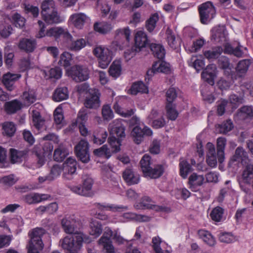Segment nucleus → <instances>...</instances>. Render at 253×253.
<instances>
[{"label": "nucleus", "instance_id": "nucleus-1", "mask_svg": "<svg viewBox=\"0 0 253 253\" xmlns=\"http://www.w3.org/2000/svg\"><path fill=\"white\" fill-rule=\"evenodd\" d=\"M92 241L90 237L84 233H79L77 235L66 236L60 240L62 248L69 253L78 252L82 247L83 243H89Z\"/></svg>", "mask_w": 253, "mask_h": 253}, {"label": "nucleus", "instance_id": "nucleus-2", "mask_svg": "<svg viewBox=\"0 0 253 253\" xmlns=\"http://www.w3.org/2000/svg\"><path fill=\"white\" fill-rule=\"evenodd\" d=\"M238 181L241 189L245 193H248L250 191L247 186L252 185L253 189V164H248L244 167Z\"/></svg>", "mask_w": 253, "mask_h": 253}, {"label": "nucleus", "instance_id": "nucleus-3", "mask_svg": "<svg viewBox=\"0 0 253 253\" xmlns=\"http://www.w3.org/2000/svg\"><path fill=\"white\" fill-rule=\"evenodd\" d=\"M93 52L97 58L98 66L102 69L106 68L112 60V52L103 45L97 46Z\"/></svg>", "mask_w": 253, "mask_h": 253}, {"label": "nucleus", "instance_id": "nucleus-4", "mask_svg": "<svg viewBox=\"0 0 253 253\" xmlns=\"http://www.w3.org/2000/svg\"><path fill=\"white\" fill-rule=\"evenodd\" d=\"M135 46L131 48V51L127 50L125 52L126 58L130 59L135 55V53L140 51L141 48L144 47L148 43V40L145 33L142 31H138L135 36Z\"/></svg>", "mask_w": 253, "mask_h": 253}, {"label": "nucleus", "instance_id": "nucleus-5", "mask_svg": "<svg viewBox=\"0 0 253 253\" xmlns=\"http://www.w3.org/2000/svg\"><path fill=\"white\" fill-rule=\"evenodd\" d=\"M198 10L200 17L201 22L207 24L215 15L216 10L211 1H207L199 6Z\"/></svg>", "mask_w": 253, "mask_h": 253}, {"label": "nucleus", "instance_id": "nucleus-6", "mask_svg": "<svg viewBox=\"0 0 253 253\" xmlns=\"http://www.w3.org/2000/svg\"><path fill=\"white\" fill-rule=\"evenodd\" d=\"M61 224L63 230L67 234L77 235L79 233H83L79 232L81 226L80 221L77 220L74 215L66 216L61 220Z\"/></svg>", "mask_w": 253, "mask_h": 253}, {"label": "nucleus", "instance_id": "nucleus-7", "mask_svg": "<svg viewBox=\"0 0 253 253\" xmlns=\"http://www.w3.org/2000/svg\"><path fill=\"white\" fill-rule=\"evenodd\" d=\"M68 76L76 82L86 81L89 78V71L83 66H73L68 71Z\"/></svg>", "mask_w": 253, "mask_h": 253}, {"label": "nucleus", "instance_id": "nucleus-8", "mask_svg": "<svg viewBox=\"0 0 253 253\" xmlns=\"http://www.w3.org/2000/svg\"><path fill=\"white\" fill-rule=\"evenodd\" d=\"M134 207L137 210L152 209L156 211L165 212L169 211V209L166 207L154 204L151 199L148 196L143 197L141 199L140 202L134 205Z\"/></svg>", "mask_w": 253, "mask_h": 253}, {"label": "nucleus", "instance_id": "nucleus-9", "mask_svg": "<svg viewBox=\"0 0 253 253\" xmlns=\"http://www.w3.org/2000/svg\"><path fill=\"white\" fill-rule=\"evenodd\" d=\"M77 157L83 163H87L90 161L89 143L84 140H81L75 148Z\"/></svg>", "mask_w": 253, "mask_h": 253}, {"label": "nucleus", "instance_id": "nucleus-10", "mask_svg": "<svg viewBox=\"0 0 253 253\" xmlns=\"http://www.w3.org/2000/svg\"><path fill=\"white\" fill-rule=\"evenodd\" d=\"M110 135L122 139L126 136L125 126L122 120H115L111 123L108 127Z\"/></svg>", "mask_w": 253, "mask_h": 253}, {"label": "nucleus", "instance_id": "nucleus-11", "mask_svg": "<svg viewBox=\"0 0 253 253\" xmlns=\"http://www.w3.org/2000/svg\"><path fill=\"white\" fill-rule=\"evenodd\" d=\"M88 91V96L86 97L85 101V107L90 109L98 108L100 105L99 91L98 89L93 88L89 89Z\"/></svg>", "mask_w": 253, "mask_h": 253}, {"label": "nucleus", "instance_id": "nucleus-12", "mask_svg": "<svg viewBox=\"0 0 253 253\" xmlns=\"http://www.w3.org/2000/svg\"><path fill=\"white\" fill-rule=\"evenodd\" d=\"M76 169V161L73 158H68L63 164V177L67 180L72 179Z\"/></svg>", "mask_w": 253, "mask_h": 253}, {"label": "nucleus", "instance_id": "nucleus-13", "mask_svg": "<svg viewBox=\"0 0 253 253\" xmlns=\"http://www.w3.org/2000/svg\"><path fill=\"white\" fill-rule=\"evenodd\" d=\"M152 134V130L146 126H144L143 128H141L139 126H136L131 131L133 140L137 144H140L143 140L144 135L151 136Z\"/></svg>", "mask_w": 253, "mask_h": 253}, {"label": "nucleus", "instance_id": "nucleus-14", "mask_svg": "<svg viewBox=\"0 0 253 253\" xmlns=\"http://www.w3.org/2000/svg\"><path fill=\"white\" fill-rule=\"evenodd\" d=\"M45 233V230L42 228H36L29 232L30 240L29 243L37 244L40 249H43L44 245L42 237Z\"/></svg>", "mask_w": 253, "mask_h": 253}, {"label": "nucleus", "instance_id": "nucleus-15", "mask_svg": "<svg viewBox=\"0 0 253 253\" xmlns=\"http://www.w3.org/2000/svg\"><path fill=\"white\" fill-rule=\"evenodd\" d=\"M50 196L47 194L30 193L22 196V200L29 205L36 204L47 200Z\"/></svg>", "mask_w": 253, "mask_h": 253}, {"label": "nucleus", "instance_id": "nucleus-16", "mask_svg": "<svg viewBox=\"0 0 253 253\" xmlns=\"http://www.w3.org/2000/svg\"><path fill=\"white\" fill-rule=\"evenodd\" d=\"M169 72V64L163 61H158L154 63L152 68L147 71V74L149 76L157 73L168 74Z\"/></svg>", "mask_w": 253, "mask_h": 253}, {"label": "nucleus", "instance_id": "nucleus-17", "mask_svg": "<svg viewBox=\"0 0 253 253\" xmlns=\"http://www.w3.org/2000/svg\"><path fill=\"white\" fill-rule=\"evenodd\" d=\"M244 50H246L247 48L238 42L236 46H233L231 44L227 43L224 46V52L228 54H233L237 57H242L244 55Z\"/></svg>", "mask_w": 253, "mask_h": 253}, {"label": "nucleus", "instance_id": "nucleus-18", "mask_svg": "<svg viewBox=\"0 0 253 253\" xmlns=\"http://www.w3.org/2000/svg\"><path fill=\"white\" fill-rule=\"evenodd\" d=\"M251 63L252 62L250 59L240 60L235 68L236 75L234 77L232 75L231 78L232 79H237L238 77L242 78L244 77L247 72Z\"/></svg>", "mask_w": 253, "mask_h": 253}, {"label": "nucleus", "instance_id": "nucleus-19", "mask_svg": "<svg viewBox=\"0 0 253 253\" xmlns=\"http://www.w3.org/2000/svg\"><path fill=\"white\" fill-rule=\"evenodd\" d=\"M21 77L19 74H12L8 72L5 74L2 77V83L7 89L10 91L14 89L13 85L16 81Z\"/></svg>", "mask_w": 253, "mask_h": 253}, {"label": "nucleus", "instance_id": "nucleus-20", "mask_svg": "<svg viewBox=\"0 0 253 253\" xmlns=\"http://www.w3.org/2000/svg\"><path fill=\"white\" fill-rule=\"evenodd\" d=\"M37 42L35 40L23 38L20 40L18 47L27 53H31L36 48Z\"/></svg>", "mask_w": 253, "mask_h": 253}, {"label": "nucleus", "instance_id": "nucleus-21", "mask_svg": "<svg viewBox=\"0 0 253 253\" xmlns=\"http://www.w3.org/2000/svg\"><path fill=\"white\" fill-rule=\"evenodd\" d=\"M87 16L83 13L73 14L70 17V20L75 27L82 29L87 20Z\"/></svg>", "mask_w": 253, "mask_h": 253}, {"label": "nucleus", "instance_id": "nucleus-22", "mask_svg": "<svg viewBox=\"0 0 253 253\" xmlns=\"http://www.w3.org/2000/svg\"><path fill=\"white\" fill-rule=\"evenodd\" d=\"M42 16L43 20L49 24H57L62 21V19L57 10L42 13Z\"/></svg>", "mask_w": 253, "mask_h": 253}, {"label": "nucleus", "instance_id": "nucleus-23", "mask_svg": "<svg viewBox=\"0 0 253 253\" xmlns=\"http://www.w3.org/2000/svg\"><path fill=\"white\" fill-rule=\"evenodd\" d=\"M226 145V139L220 137L216 140L217 157L219 163H222L224 160V150Z\"/></svg>", "mask_w": 253, "mask_h": 253}, {"label": "nucleus", "instance_id": "nucleus-24", "mask_svg": "<svg viewBox=\"0 0 253 253\" xmlns=\"http://www.w3.org/2000/svg\"><path fill=\"white\" fill-rule=\"evenodd\" d=\"M164 168L162 165H153L144 174L146 177L151 178H157L160 177L163 173Z\"/></svg>", "mask_w": 253, "mask_h": 253}, {"label": "nucleus", "instance_id": "nucleus-25", "mask_svg": "<svg viewBox=\"0 0 253 253\" xmlns=\"http://www.w3.org/2000/svg\"><path fill=\"white\" fill-rule=\"evenodd\" d=\"M53 99L56 102L66 100L69 97V91L66 86L58 87L54 91Z\"/></svg>", "mask_w": 253, "mask_h": 253}, {"label": "nucleus", "instance_id": "nucleus-26", "mask_svg": "<svg viewBox=\"0 0 253 253\" xmlns=\"http://www.w3.org/2000/svg\"><path fill=\"white\" fill-rule=\"evenodd\" d=\"M123 177L129 185L137 184L139 181V175L130 169H126L123 172Z\"/></svg>", "mask_w": 253, "mask_h": 253}, {"label": "nucleus", "instance_id": "nucleus-27", "mask_svg": "<svg viewBox=\"0 0 253 253\" xmlns=\"http://www.w3.org/2000/svg\"><path fill=\"white\" fill-rule=\"evenodd\" d=\"M107 136L108 134L105 129L100 128L94 133L92 141L94 144L101 145L106 141Z\"/></svg>", "mask_w": 253, "mask_h": 253}, {"label": "nucleus", "instance_id": "nucleus-28", "mask_svg": "<svg viewBox=\"0 0 253 253\" xmlns=\"http://www.w3.org/2000/svg\"><path fill=\"white\" fill-rule=\"evenodd\" d=\"M97 207L101 211H110L114 212H123L127 211L128 208L127 206H119L116 205H101L98 204Z\"/></svg>", "mask_w": 253, "mask_h": 253}, {"label": "nucleus", "instance_id": "nucleus-29", "mask_svg": "<svg viewBox=\"0 0 253 253\" xmlns=\"http://www.w3.org/2000/svg\"><path fill=\"white\" fill-rule=\"evenodd\" d=\"M21 103L17 100L7 102L4 105L5 110L8 114L15 113L17 111L21 109Z\"/></svg>", "mask_w": 253, "mask_h": 253}, {"label": "nucleus", "instance_id": "nucleus-30", "mask_svg": "<svg viewBox=\"0 0 253 253\" xmlns=\"http://www.w3.org/2000/svg\"><path fill=\"white\" fill-rule=\"evenodd\" d=\"M68 154L69 152L67 149L63 145H60L55 149L53 158L57 162H62Z\"/></svg>", "mask_w": 253, "mask_h": 253}, {"label": "nucleus", "instance_id": "nucleus-31", "mask_svg": "<svg viewBox=\"0 0 253 253\" xmlns=\"http://www.w3.org/2000/svg\"><path fill=\"white\" fill-rule=\"evenodd\" d=\"M198 234L199 237L208 245L212 246L215 245V240L210 232L205 230H200Z\"/></svg>", "mask_w": 253, "mask_h": 253}, {"label": "nucleus", "instance_id": "nucleus-32", "mask_svg": "<svg viewBox=\"0 0 253 253\" xmlns=\"http://www.w3.org/2000/svg\"><path fill=\"white\" fill-rule=\"evenodd\" d=\"M151 50L154 56L160 60H163L166 54V51L163 45L160 44L152 43L150 45Z\"/></svg>", "mask_w": 253, "mask_h": 253}, {"label": "nucleus", "instance_id": "nucleus-33", "mask_svg": "<svg viewBox=\"0 0 253 253\" xmlns=\"http://www.w3.org/2000/svg\"><path fill=\"white\" fill-rule=\"evenodd\" d=\"M86 44V41L83 38L72 41L67 46V48L73 51H79L84 48Z\"/></svg>", "mask_w": 253, "mask_h": 253}, {"label": "nucleus", "instance_id": "nucleus-34", "mask_svg": "<svg viewBox=\"0 0 253 253\" xmlns=\"http://www.w3.org/2000/svg\"><path fill=\"white\" fill-rule=\"evenodd\" d=\"M89 234L95 238L98 237L102 233L101 224L97 220L91 219L89 224Z\"/></svg>", "mask_w": 253, "mask_h": 253}, {"label": "nucleus", "instance_id": "nucleus-35", "mask_svg": "<svg viewBox=\"0 0 253 253\" xmlns=\"http://www.w3.org/2000/svg\"><path fill=\"white\" fill-rule=\"evenodd\" d=\"M223 51V48L221 46H216L211 49L205 50L204 52V55L208 60H214L217 58Z\"/></svg>", "mask_w": 253, "mask_h": 253}, {"label": "nucleus", "instance_id": "nucleus-36", "mask_svg": "<svg viewBox=\"0 0 253 253\" xmlns=\"http://www.w3.org/2000/svg\"><path fill=\"white\" fill-rule=\"evenodd\" d=\"M237 115L242 119L253 118V107L252 106H244L237 112Z\"/></svg>", "mask_w": 253, "mask_h": 253}, {"label": "nucleus", "instance_id": "nucleus-37", "mask_svg": "<svg viewBox=\"0 0 253 253\" xmlns=\"http://www.w3.org/2000/svg\"><path fill=\"white\" fill-rule=\"evenodd\" d=\"M130 91L133 95L138 92L147 93L148 92V87L142 82L139 81L132 84Z\"/></svg>", "mask_w": 253, "mask_h": 253}, {"label": "nucleus", "instance_id": "nucleus-38", "mask_svg": "<svg viewBox=\"0 0 253 253\" xmlns=\"http://www.w3.org/2000/svg\"><path fill=\"white\" fill-rule=\"evenodd\" d=\"M98 244L103 246V249L107 253H114L115 249L110 238L102 236L98 241Z\"/></svg>", "mask_w": 253, "mask_h": 253}, {"label": "nucleus", "instance_id": "nucleus-39", "mask_svg": "<svg viewBox=\"0 0 253 253\" xmlns=\"http://www.w3.org/2000/svg\"><path fill=\"white\" fill-rule=\"evenodd\" d=\"M32 115L34 126L37 129H41L44 125V120L42 118L40 113L38 110H33Z\"/></svg>", "mask_w": 253, "mask_h": 253}, {"label": "nucleus", "instance_id": "nucleus-40", "mask_svg": "<svg viewBox=\"0 0 253 253\" xmlns=\"http://www.w3.org/2000/svg\"><path fill=\"white\" fill-rule=\"evenodd\" d=\"M16 126L12 122H5L2 124V134L7 137L12 136L16 131Z\"/></svg>", "mask_w": 253, "mask_h": 253}, {"label": "nucleus", "instance_id": "nucleus-41", "mask_svg": "<svg viewBox=\"0 0 253 253\" xmlns=\"http://www.w3.org/2000/svg\"><path fill=\"white\" fill-rule=\"evenodd\" d=\"M10 161L12 164L21 163L26 154L24 151H18L14 149H10Z\"/></svg>", "mask_w": 253, "mask_h": 253}, {"label": "nucleus", "instance_id": "nucleus-42", "mask_svg": "<svg viewBox=\"0 0 253 253\" xmlns=\"http://www.w3.org/2000/svg\"><path fill=\"white\" fill-rule=\"evenodd\" d=\"M204 180V177L203 175L194 173L189 176L188 183L190 188L193 189L195 186L202 185Z\"/></svg>", "mask_w": 253, "mask_h": 253}, {"label": "nucleus", "instance_id": "nucleus-43", "mask_svg": "<svg viewBox=\"0 0 253 253\" xmlns=\"http://www.w3.org/2000/svg\"><path fill=\"white\" fill-rule=\"evenodd\" d=\"M94 30L101 34H106L112 29V25L106 22H96L94 25Z\"/></svg>", "mask_w": 253, "mask_h": 253}, {"label": "nucleus", "instance_id": "nucleus-44", "mask_svg": "<svg viewBox=\"0 0 253 253\" xmlns=\"http://www.w3.org/2000/svg\"><path fill=\"white\" fill-rule=\"evenodd\" d=\"M179 165L180 175L183 178H186L188 173L192 170L191 166L186 161L181 159H180Z\"/></svg>", "mask_w": 253, "mask_h": 253}, {"label": "nucleus", "instance_id": "nucleus-45", "mask_svg": "<svg viewBox=\"0 0 253 253\" xmlns=\"http://www.w3.org/2000/svg\"><path fill=\"white\" fill-rule=\"evenodd\" d=\"M159 19V14L155 13L146 21V28L149 32H152L154 30Z\"/></svg>", "mask_w": 253, "mask_h": 253}, {"label": "nucleus", "instance_id": "nucleus-46", "mask_svg": "<svg viewBox=\"0 0 253 253\" xmlns=\"http://www.w3.org/2000/svg\"><path fill=\"white\" fill-rule=\"evenodd\" d=\"M218 64L221 68L225 70V75L227 76H229L231 71L228 58L224 56H221L218 59Z\"/></svg>", "mask_w": 253, "mask_h": 253}, {"label": "nucleus", "instance_id": "nucleus-47", "mask_svg": "<svg viewBox=\"0 0 253 253\" xmlns=\"http://www.w3.org/2000/svg\"><path fill=\"white\" fill-rule=\"evenodd\" d=\"M41 8V14L57 10L53 0H44L42 3Z\"/></svg>", "mask_w": 253, "mask_h": 253}, {"label": "nucleus", "instance_id": "nucleus-48", "mask_svg": "<svg viewBox=\"0 0 253 253\" xmlns=\"http://www.w3.org/2000/svg\"><path fill=\"white\" fill-rule=\"evenodd\" d=\"M189 65L193 67L199 72L204 68L205 62L204 59H199L197 58V56H193L189 62Z\"/></svg>", "mask_w": 253, "mask_h": 253}, {"label": "nucleus", "instance_id": "nucleus-49", "mask_svg": "<svg viewBox=\"0 0 253 253\" xmlns=\"http://www.w3.org/2000/svg\"><path fill=\"white\" fill-rule=\"evenodd\" d=\"M121 65L119 61H115L109 68V73L113 77H118L121 73Z\"/></svg>", "mask_w": 253, "mask_h": 253}, {"label": "nucleus", "instance_id": "nucleus-50", "mask_svg": "<svg viewBox=\"0 0 253 253\" xmlns=\"http://www.w3.org/2000/svg\"><path fill=\"white\" fill-rule=\"evenodd\" d=\"M248 158V155L242 147H238L235 152L233 156V159L235 161L243 162L247 160Z\"/></svg>", "mask_w": 253, "mask_h": 253}, {"label": "nucleus", "instance_id": "nucleus-51", "mask_svg": "<svg viewBox=\"0 0 253 253\" xmlns=\"http://www.w3.org/2000/svg\"><path fill=\"white\" fill-rule=\"evenodd\" d=\"M140 165L142 171L144 174L153 166L150 156L147 154L144 155L140 162Z\"/></svg>", "mask_w": 253, "mask_h": 253}, {"label": "nucleus", "instance_id": "nucleus-52", "mask_svg": "<svg viewBox=\"0 0 253 253\" xmlns=\"http://www.w3.org/2000/svg\"><path fill=\"white\" fill-rule=\"evenodd\" d=\"M167 116L171 121H174L178 117V113L175 109V106L173 103L167 104Z\"/></svg>", "mask_w": 253, "mask_h": 253}, {"label": "nucleus", "instance_id": "nucleus-53", "mask_svg": "<svg viewBox=\"0 0 253 253\" xmlns=\"http://www.w3.org/2000/svg\"><path fill=\"white\" fill-rule=\"evenodd\" d=\"M130 31L128 27L118 29L116 31V39L119 40L120 38L128 42L130 40Z\"/></svg>", "mask_w": 253, "mask_h": 253}, {"label": "nucleus", "instance_id": "nucleus-54", "mask_svg": "<svg viewBox=\"0 0 253 253\" xmlns=\"http://www.w3.org/2000/svg\"><path fill=\"white\" fill-rule=\"evenodd\" d=\"M122 139L116 137L110 136L108 141L112 148V151L114 153L118 152L120 150Z\"/></svg>", "mask_w": 253, "mask_h": 253}, {"label": "nucleus", "instance_id": "nucleus-55", "mask_svg": "<svg viewBox=\"0 0 253 253\" xmlns=\"http://www.w3.org/2000/svg\"><path fill=\"white\" fill-rule=\"evenodd\" d=\"M22 98L26 105H30L36 101L37 97L35 92L31 90L24 92L22 95Z\"/></svg>", "mask_w": 253, "mask_h": 253}, {"label": "nucleus", "instance_id": "nucleus-56", "mask_svg": "<svg viewBox=\"0 0 253 253\" xmlns=\"http://www.w3.org/2000/svg\"><path fill=\"white\" fill-rule=\"evenodd\" d=\"M223 209L220 207H216L214 208L211 214V218L216 222H219L221 220L223 215Z\"/></svg>", "mask_w": 253, "mask_h": 253}, {"label": "nucleus", "instance_id": "nucleus-57", "mask_svg": "<svg viewBox=\"0 0 253 253\" xmlns=\"http://www.w3.org/2000/svg\"><path fill=\"white\" fill-rule=\"evenodd\" d=\"M83 187L88 196L89 192L91 190L93 181L91 177L87 175L83 176Z\"/></svg>", "mask_w": 253, "mask_h": 253}, {"label": "nucleus", "instance_id": "nucleus-58", "mask_svg": "<svg viewBox=\"0 0 253 253\" xmlns=\"http://www.w3.org/2000/svg\"><path fill=\"white\" fill-rule=\"evenodd\" d=\"M94 155L98 157L106 156L109 158L111 156V153L106 145H104L98 149H94L93 151Z\"/></svg>", "mask_w": 253, "mask_h": 253}, {"label": "nucleus", "instance_id": "nucleus-59", "mask_svg": "<svg viewBox=\"0 0 253 253\" xmlns=\"http://www.w3.org/2000/svg\"><path fill=\"white\" fill-rule=\"evenodd\" d=\"M12 21L16 27L20 28H22L26 22L25 18L18 13H15L12 16Z\"/></svg>", "mask_w": 253, "mask_h": 253}, {"label": "nucleus", "instance_id": "nucleus-60", "mask_svg": "<svg viewBox=\"0 0 253 253\" xmlns=\"http://www.w3.org/2000/svg\"><path fill=\"white\" fill-rule=\"evenodd\" d=\"M71 54L68 52H64L61 54L58 64L64 67H67L70 65Z\"/></svg>", "mask_w": 253, "mask_h": 253}, {"label": "nucleus", "instance_id": "nucleus-61", "mask_svg": "<svg viewBox=\"0 0 253 253\" xmlns=\"http://www.w3.org/2000/svg\"><path fill=\"white\" fill-rule=\"evenodd\" d=\"M233 128V124L231 120H227L219 126V131L221 133H226Z\"/></svg>", "mask_w": 253, "mask_h": 253}, {"label": "nucleus", "instance_id": "nucleus-62", "mask_svg": "<svg viewBox=\"0 0 253 253\" xmlns=\"http://www.w3.org/2000/svg\"><path fill=\"white\" fill-rule=\"evenodd\" d=\"M230 103L233 105V108L235 109L241 104L244 103V98L236 94H231L229 97Z\"/></svg>", "mask_w": 253, "mask_h": 253}, {"label": "nucleus", "instance_id": "nucleus-63", "mask_svg": "<svg viewBox=\"0 0 253 253\" xmlns=\"http://www.w3.org/2000/svg\"><path fill=\"white\" fill-rule=\"evenodd\" d=\"M219 240L221 242L229 244L235 241V238L230 233H221L219 235Z\"/></svg>", "mask_w": 253, "mask_h": 253}, {"label": "nucleus", "instance_id": "nucleus-64", "mask_svg": "<svg viewBox=\"0 0 253 253\" xmlns=\"http://www.w3.org/2000/svg\"><path fill=\"white\" fill-rule=\"evenodd\" d=\"M63 32V29L61 27H53L46 32V35L48 37H54L55 38H59Z\"/></svg>", "mask_w": 253, "mask_h": 253}]
</instances>
